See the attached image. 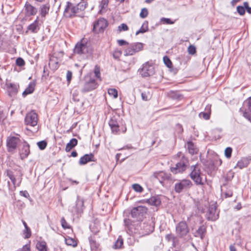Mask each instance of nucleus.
I'll return each instance as SVG.
<instances>
[{"mask_svg": "<svg viewBox=\"0 0 251 251\" xmlns=\"http://www.w3.org/2000/svg\"><path fill=\"white\" fill-rule=\"evenodd\" d=\"M176 237L172 234H168L165 236V239L168 242L172 241L174 243L176 240Z\"/></svg>", "mask_w": 251, "mask_h": 251, "instance_id": "51", "label": "nucleus"}, {"mask_svg": "<svg viewBox=\"0 0 251 251\" xmlns=\"http://www.w3.org/2000/svg\"><path fill=\"white\" fill-rule=\"evenodd\" d=\"M98 86V84L95 79L90 78L88 80H86L83 84V86L81 90L82 93H87L96 89Z\"/></svg>", "mask_w": 251, "mask_h": 251, "instance_id": "15", "label": "nucleus"}, {"mask_svg": "<svg viewBox=\"0 0 251 251\" xmlns=\"http://www.w3.org/2000/svg\"><path fill=\"white\" fill-rule=\"evenodd\" d=\"M232 149L231 147H227L225 150V155L227 158H230L231 156Z\"/></svg>", "mask_w": 251, "mask_h": 251, "instance_id": "46", "label": "nucleus"}, {"mask_svg": "<svg viewBox=\"0 0 251 251\" xmlns=\"http://www.w3.org/2000/svg\"><path fill=\"white\" fill-rule=\"evenodd\" d=\"M30 153V150H29V144L26 142H25L24 143L23 148L22 149L21 151V158L23 159V158H26L28 155H29Z\"/></svg>", "mask_w": 251, "mask_h": 251, "instance_id": "28", "label": "nucleus"}, {"mask_svg": "<svg viewBox=\"0 0 251 251\" xmlns=\"http://www.w3.org/2000/svg\"><path fill=\"white\" fill-rule=\"evenodd\" d=\"M148 208L145 206H138L132 208L130 211L131 217L136 221L143 220L147 213Z\"/></svg>", "mask_w": 251, "mask_h": 251, "instance_id": "4", "label": "nucleus"}, {"mask_svg": "<svg viewBox=\"0 0 251 251\" xmlns=\"http://www.w3.org/2000/svg\"><path fill=\"white\" fill-rule=\"evenodd\" d=\"M6 176L9 178L13 184L15 186L16 185V179L13 174V172L11 170H8L6 171Z\"/></svg>", "mask_w": 251, "mask_h": 251, "instance_id": "39", "label": "nucleus"}, {"mask_svg": "<svg viewBox=\"0 0 251 251\" xmlns=\"http://www.w3.org/2000/svg\"><path fill=\"white\" fill-rule=\"evenodd\" d=\"M148 15V11L147 8H143L140 13V16L141 18L144 19L147 17Z\"/></svg>", "mask_w": 251, "mask_h": 251, "instance_id": "52", "label": "nucleus"}, {"mask_svg": "<svg viewBox=\"0 0 251 251\" xmlns=\"http://www.w3.org/2000/svg\"><path fill=\"white\" fill-rule=\"evenodd\" d=\"M84 202V201L83 198H80L79 196H77L75 204L72 207L71 210L73 215H77L83 213L85 208Z\"/></svg>", "mask_w": 251, "mask_h": 251, "instance_id": "11", "label": "nucleus"}, {"mask_svg": "<svg viewBox=\"0 0 251 251\" xmlns=\"http://www.w3.org/2000/svg\"><path fill=\"white\" fill-rule=\"evenodd\" d=\"M63 16L67 18L72 19L75 17H83V14H79L78 7L70 1H67L63 12Z\"/></svg>", "mask_w": 251, "mask_h": 251, "instance_id": "1", "label": "nucleus"}, {"mask_svg": "<svg viewBox=\"0 0 251 251\" xmlns=\"http://www.w3.org/2000/svg\"><path fill=\"white\" fill-rule=\"evenodd\" d=\"M96 159L94 155L90 153L89 154H85L80 157L79 161L80 165H83L91 161H95Z\"/></svg>", "mask_w": 251, "mask_h": 251, "instance_id": "24", "label": "nucleus"}, {"mask_svg": "<svg viewBox=\"0 0 251 251\" xmlns=\"http://www.w3.org/2000/svg\"><path fill=\"white\" fill-rule=\"evenodd\" d=\"M19 251H31L30 242L20 249Z\"/></svg>", "mask_w": 251, "mask_h": 251, "instance_id": "58", "label": "nucleus"}, {"mask_svg": "<svg viewBox=\"0 0 251 251\" xmlns=\"http://www.w3.org/2000/svg\"><path fill=\"white\" fill-rule=\"evenodd\" d=\"M149 23L147 21H144L140 28L136 32L135 35H137L140 33H144L149 30Z\"/></svg>", "mask_w": 251, "mask_h": 251, "instance_id": "33", "label": "nucleus"}, {"mask_svg": "<svg viewBox=\"0 0 251 251\" xmlns=\"http://www.w3.org/2000/svg\"><path fill=\"white\" fill-rule=\"evenodd\" d=\"M160 21L163 22L164 24L168 25H172L174 23V22L172 21L170 19L164 17L161 18Z\"/></svg>", "mask_w": 251, "mask_h": 251, "instance_id": "55", "label": "nucleus"}, {"mask_svg": "<svg viewBox=\"0 0 251 251\" xmlns=\"http://www.w3.org/2000/svg\"><path fill=\"white\" fill-rule=\"evenodd\" d=\"M87 3L85 1L80 2L76 4L77 7H78V11L79 13L80 12L84 11L85 8L87 7Z\"/></svg>", "mask_w": 251, "mask_h": 251, "instance_id": "41", "label": "nucleus"}, {"mask_svg": "<svg viewBox=\"0 0 251 251\" xmlns=\"http://www.w3.org/2000/svg\"><path fill=\"white\" fill-rule=\"evenodd\" d=\"M139 73L143 77H148L154 74V69L153 64L149 62H147L142 66V68L139 70Z\"/></svg>", "mask_w": 251, "mask_h": 251, "instance_id": "10", "label": "nucleus"}, {"mask_svg": "<svg viewBox=\"0 0 251 251\" xmlns=\"http://www.w3.org/2000/svg\"><path fill=\"white\" fill-rule=\"evenodd\" d=\"M123 245V239L121 236H119L115 243L113 248L115 249H121Z\"/></svg>", "mask_w": 251, "mask_h": 251, "instance_id": "38", "label": "nucleus"}, {"mask_svg": "<svg viewBox=\"0 0 251 251\" xmlns=\"http://www.w3.org/2000/svg\"><path fill=\"white\" fill-rule=\"evenodd\" d=\"M65 243L68 246H71L74 247L77 246V242L74 239L68 237L65 239Z\"/></svg>", "mask_w": 251, "mask_h": 251, "instance_id": "37", "label": "nucleus"}, {"mask_svg": "<svg viewBox=\"0 0 251 251\" xmlns=\"http://www.w3.org/2000/svg\"><path fill=\"white\" fill-rule=\"evenodd\" d=\"M146 202L149 205L158 207L161 204V201L159 195H155L146 199Z\"/></svg>", "mask_w": 251, "mask_h": 251, "instance_id": "23", "label": "nucleus"}, {"mask_svg": "<svg viewBox=\"0 0 251 251\" xmlns=\"http://www.w3.org/2000/svg\"><path fill=\"white\" fill-rule=\"evenodd\" d=\"M38 122L37 114L34 112L27 113L25 118V123L26 125L35 126Z\"/></svg>", "mask_w": 251, "mask_h": 251, "instance_id": "16", "label": "nucleus"}, {"mask_svg": "<svg viewBox=\"0 0 251 251\" xmlns=\"http://www.w3.org/2000/svg\"><path fill=\"white\" fill-rule=\"evenodd\" d=\"M207 165L208 167L209 168L210 170L211 171L216 170V168L213 161H210Z\"/></svg>", "mask_w": 251, "mask_h": 251, "instance_id": "64", "label": "nucleus"}, {"mask_svg": "<svg viewBox=\"0 0 251 251\" xmlns=\"http://www.w3.org/2000/svg\"><path fill=\"white\" fill-rule=\"evenodd\" d=\"M243 116L251 122V97L248 98L243 103V106L240 109Z\"/></svg>", "mask_w": 251, "mask_h": 251, "instance_id": "9", "label": "nucleus"}, {"mask_svg": "<svg viewBox=\"0 0 251 251\" xmlns=\"http://www.w3.org/2000/svg\"><path fill=\"white\" fill-rule=\"evenodd\" d=\"M187 146L188 151L190 154H194L197 153L198 150L192 141H188L187 142Z\"/></svg>", "mask_w": 251, "mask_h": 251, "instance_id": "30", "label": "nucleus"}, {"mask_svg": "<svg viewBox=\"0 0 251 251\" xmlns=\"http://www.w3.org/2000/svg\"><path fill=\"white\" fill-rule=\"evenodd\" d=\"M168 97L173 100H179L180 99L182 95L178 93L177 91H170L168 93Z\"/></svg>", "mask_w": 251, "mask_h": 251, "instance_id": "35", "label": "nucleus"}, {"mask_svg": "<svg viewBox=\"0 0 251 251\" xmlns=\"http://www.w3.org/2000/svg\"><path fill=\"white\" fill-rule=\"evenodd\" d=\"M36 248L38 251H47V244L45 241H38L36 243Z\"/></svg>", "mask_w": 251, "mask_h": 251, "instance_id": "34", "label": "nucleus"}, {"mask_svg": "<svg viewBox=\"0 0 251 251\" xmlns=\"http://www.w3.org/2000/svg\"><path fill=\"white\" fill-rule=\"evenodd\" d=\"M108 125L110 127L112 133L117 134L120 131V126L117 118L113 116H112L108 122Z\"/></svg>", "mask_w": 251, "mask_h": 251, "instance_id": "19", "label": "nucleus"}, {"mask_svg": "<svg viewBox=\"0 0 251 251\" xmlns=\"http://www.w3.org/2000/svg\"><path fill=\"white\" fill-rule=\"evenodd\" d=\"M199 116L200 118H202L205 120H209L210 117V115L204 111L200 113Z\"/></svg>", "mask_w": 251, "mask_h": 251, "instance_id": "49", "label": "nucleus"}, {"mask_svg": "<svg viewBox=\"0 0 251 251\" xmlns=\"http://www.w3.org/2000/svg\"><path fill=\"white\" fill-rule=\"evenodd\" d=\"M193 186L191 181L187 179L179 180L174 186V190L177 193H180L183 191H186Z\"/></svg>", "mask_w": 251, "mask_h": 251, "instance_id": "6", "label": "nucleus"}, {"mask_svg": "<svg viewBox=\"0 0 251 251\" xmlns=\"http://www.w3.org/2000/svg\"><path fill=\"white\" fill-rule=\"evenodd\" d=\"M16 64L19 67H22L25 65V62L22 58L19 57L16 60Z\"/></svg>", "mask_w": 251, "mask_h": 251, "instance_id": "53", "label": "nucleus"}, {"mask_svg": "<svg viewBox=\"0 0 251 251\" xmlns=\"http://www.w3.org/2000/svg\"><path fill=\"white\" fill-rule=\"evenodd\" d=\"M20 139L15 136L10 137L8 138L6 142V146L8 152H13L16 149L19 142Z\"/></svg>", "mask_w": 251, "mask_h": 251, "instance_id": "18", "label": "nucleus"}, {"mask_svg": "<svg viewBox=\"0 0 251 251\" xmlns=\"http://www.w3.org/2000/svg\"><path fill=\"white\" fill-rule=\"evenodd\" d=\"M94 73L95 75V76L97 78H99L100 80L101 79H100V68L97 65L95 67Z\"/></svg>", "mask_w": 251, "mask_h": 251, "instance_id": "56", "label": "nucleus"}, {"mask_svg": "<svg viewBox=\"0 0 251 251\" xmlns=\"http://www.w3.org/2000/svg\"><path fill=\"white\" fill-rule=\"evenodd\" d=\"M108 2V0H101L100 5V10L99 13H101L103 10H105L107 8Z\"/></svg>", "mask_w": 251, "mask_h": 251, "instance_id": "43", "label": "nucleus"}, {"mask_svg": "<svg viewBox=\"0 0 251 251\" xmlns=\"http://www.w3.org/2000/svg\"><path fill=\"white\" fill-rule=\"evenodd\" d=\"M144 44L140 42L129 44L128 46L125 50V56L133 55L136 53L143 50Z\"/></svg>", "mask_w": 251, "mask_h": 251, "instance_id": "7", "label": "nucleus"}, {"mask_svg": "<svg viewBox=\"0 0 251 251\" xmlns=\"http://www.w3.org/2000/svg\"><path fill=\"white\" fill-rule=\"evenodd\" d=\"M35 83L34 82H30L28 85V86L23 92L22 95L24 97H25L28 94H32L35 89Z\"/></svg>", "mask_w": 251, "mask_h": 251, "instance_id": "27", "label": "nucleus"}, {"mask_svg": "<svg viewBox=\"0 0 251 251\" xmlns=\"http://www.w3.org/2000/svg\"><path fill=\"white\" fill-rule=\"evenodd\" d=\"M77 144V140L75 138H72L70 142L67 143L66 146L65 151L66 152L70 151Z\"/></svg>", "mask_w": 251, "mask_h": 251, "instance_id": "32", "label": "nucleus"}, {"mask_svg": "<svg viewBox=\"0 0 251 251\" xmlns=\"http://www.w3.org/2000/svg\"><path fill=\"white\" fill-rule=\"evenodd\" d=\"M189 165V160L187 157L183 155L179 162L174 167L170 168V171L174 174L183 173Z\"/></svg>", "mask_w": 251, "mask_h": 251, "instance_id": "3", "label": "nucleus"}, {"mask_svg": "<svg viewBox=\"0 0 251 251\" xmlns=\"http://www.w3.org/2000/svg\"><path fill=\"white\" fill-rule=\"evenodd\" d=\"M40 29L39 17H37L34 21L27 27V30L33 33H37Z\"/></svg>", "mask_w": 251, "mask_h": 251, "instance_id": "20", "label": "nucleus"}, {"mask_svg": "<svg viewBox=\"0 0 251 251\" xmlns=\"http://www.w3.org/2000/svg\"><path fill=\"white\" fill-rule=\"evenodd\" d=\"M124 222L126 229L129 232H132L133 227L132 221L129 218H126L124 219Z\"/></svg>", "mask_w": 251, "mask_h": 251, "instance_id": "36", "label": "nucleus"}, {"mask_svg": "<svg viewBox=\"0 0 251 251\" xmlns=\"http://www.w3.org/2000/svg\"><path fill=\"white\" fill-rule=\"evenodd\" d=\"M74 52L79 55L92 53V51L89 50L86 39L83 38L76 44L74 49Z\"/></svg>", "mask_w": 251, "mask_h": 251, "instance_id": "5", "label": "nucleus"}, {"mask_svg": "<svg viewBox=\"0 0 251 251\" xmlns=\"http://www.w3.org/2000/svg\"><path fill=\"white\" fill-rule=\"evenodd\" d=\"M37 145L41 150H43L47 147V142L45 140L41 141L37 143Z\"/></svg>", "mask_w": 251, "mask_h": 251, "instance_id": "47", "label": "nucleus"}, {"mask_svg": "<svg viewBox=\"0 0 251 251\" xmlns=\"http://www.w3.org/2000/svg\"><path fill=\"white\" fill-rule=\"evenodd\" d=\"M225 198H230L232 196L233 192L231 190L228 189L225 193H224Z\"/></svg>", "mask_w": 251, "mask_h": 251, "instance_id": "62", "label": "nucleus"}, {"mask_svg": "<svg viewBox=\"0 0 251 251\" xmlns=\"http://www.w3.org/2000/svg\"><path fill=\"white\" fill-rule=\"evenodd\" d=\"M188 52L190 54H194L196 52V49L195 46L193 45H190L188 48Z\"/></svg>", "mask_w": 251, "mask_h": 251, "instance_id": "57", "label": "nucleus"}, {"mask_svg": "<svg viewBox=\"0 0 251 251\" xmlns=\"http://www.w3.org/2000/svg\"><path fill=\"white\" fill-rule=\"evenodd\" d=\"M163 61L167 67L171 68L172 66V63L168 57L167 56H164L163 57Z\"/></svg>", "mask_w": 251, "mask_h": 251, "instance_id": "48", "label": "nucleus"}, {"mask_svg": "<svg viewBox=\"0 0 251 251\" xmlns=\"http://www.w3.org/2000/svg\"><path fill=\"white\" fill-rule=\"evenodd\" d=\"M244 8L246 9L249 14H251V7L249 6V3L247 1L244 2Z\"/></svg>", "mask_w": 251, "mask_h": 251, "instance_id": "63", "label": "nucleus"}, {"mask_svg": "<svg viewBox=\"0 0 251 251\" xmlns=\"http://www.w3.org/2000/svg\"><path fill=\"white\" fill-rule=\"evenodd\" d=\"M132 188L137 192L141 193L143 191V187L140 184L137 183L133 184L132 185Z\"/></svg>", "mask_w": 251, "mask_h": 251, "instance_id": "44", "label": "nucleus"}, {"mask_svg": "<svg viewBox=\"0 0 251 251\" xmlns=\"http://www.w3.org/2000/svg\"><path fill=\"white\" fill-rule=\"evenodd\" d=\"M176 233L180 237L186 236L189 232V229L185 221H181L176 226Z\"/></svg>", "mask_w": 251, "mask_h": 251, "instance_id": "13", "label": "nucleus"}, {"mask_svg": "<svg viewBox=\"0 0 251 251\" xmlns=\"http://www.w3.org/2000/svg\"><path fill=\"white\" fill-rule=\"evenodd\" d=\"M63 55V52L60 51L58 53H54L50 57L49 66L50 69L55 71L59 68V61L61 60L60 58L62 57Z\"/></svg>", "mask_w": 251, "mask_h": 251, "instance_id": "8", "label": "nucleus"}, {"mask_svg": "<svg viewBox=\"0 0 251 251\" xmlns=\"http://www.w3.org/2000/svg\"><path fill=\"white\" fill-rule=\"evenodd\" d=\"M152 177L157 179L163 186L164 185V181L170 180L172 179V176L170 174L163 171L154 172Z\"/></svg>", "mask_w": 251, "mask_h": 251, "instance_id": "14", "label": "nucleus"}, {"mask_svg": "<svg viewBox=\"0 0 251 251\" xmlns=\"http://www.w3.org/2000/svg\"><path fill=\"white\" fill-rule=\"evenodd\" d=\"M20 196L24 197L28 199L30 198V195L26 190L21 191L20 192Z\"/></svg>", "mask_w": 251, "mask_h": 251, "instance_id": "61", "label": "nucleus"}, {"mask_svg": "<svg viewBox=\"0 0 251 251\" xmlns=\"http://www.w3.org/2000/svg\"><path fill=\"white\" fill-rule=\"evenodd\" d=\"M121 55L122 51L118 49H116L113 53V56L115 59H118Z\"/></svg>", "mask_w": 251, "mask_h": 251, "instance_id": "54", "label": "nucleus"}, {"mask_svg": "<svg viewBox=\"0 0 251 251\" xmlns=\"http://www.w3.org/2000/svg\"><path fill=\"white\" fill-rule=\"evenodd\" d=\"M107 25V21L105 19L100 18L94 24L93 31L95 33L102 32Z\"/></svg>", "mask_w": 251, "mask_h": 251, "instance_id": "12", "label": "nucleus"}, {"mask_svg": "<svg viewBox=\"0 0 251 251\" xmlns=\"http://www.w3.org/2000/svg\"><path fill=\"white\" fill-rule=\"evenodd\" d=\"M141 228L143 230L142 233L145 235L152 233L154 230V226L151 223H144L141 226Z\"/></svg>", "mask_w": 251, "mask_h": 251, "instance_id": "25", "label": "nucleus"}, {"mask_svg": "<svg viewBox=\"0 0 251 251\" xmlns=\"http://www.w3.org/2000/svg\"><path fill=\"white\" fill-rule=\"evenodd\" d=\"M128 29V27L126 24H122L118 26V30L120 32L122 31H127Z\"/></svg>", "mask_w": 251, "mask_h": 251, "instance_id": "60", "label": "nucleus"}, {"mask_svg": "<svg viewBox=\"0 0 251 251\" xmlns=\"http://www.w3.org/2000/svg\"><path fill=\"white\" fill-rule=\"evenodd\" d=\"M61 223L62 226L64 229H69L70 228V225L66 221L64 217H62L61 219Z\"/></svg>", "mask_w": 251, "mask_h": 251, "instance_id": "50", "label": "nucleus"}, {"mask_svg": "<svg viewBox=\"0 0 251 251\" xmlns=\"http://www.w3.org/2000/svg\"><path fill=\"white\" fill-rule=\"evenodd\" d=\"M217 207L214 204L210 205L206 214L208 221H215L219 218V213H216Z\"/></svg>", "mask_w": 251, "mask_h": 251, "instance_id": "17", "label": "nucleus"}, {"mask_svg": "<svg viewBox=\"0 0 251 251\" xmlns=\"http://www.w3.org/2000/svg\"><path fill=\"white\" fill-rule=\"evenodd\" d=\"M248 165V164L246 162V161L245 160L243 157L238 161L236 164V166L241 169L247 167Z\"/></svg>", "mask_w": 251, "mask_h": 251, "instance_id": "40", "label": "nucleus"}, {"mask_svg": "<svg viewBox=\"0 0 251 251\" xmlns=\"http://www.w3.org/2000/svg\"><path fill=\"white\" fill-rule=\"evenodd\" d=\"M108 93L109 95L113 96L114 98H116L118 97V91L116 89H109L108 90Z\"/></svg>", "mask_w": 251, "mask_h": 251, "instance_id": "45", "label": "nucleus"}, {"mask_svg": "<svg viewBox=\"0 0 251 251\" xmlns=\"http://www.w3.org/2000/svg\"><path fill=\"white\" fill-rule=\"evenodd\" d=\"M244 6L239 5L237 7V11L240 15H244L245 13Z\"/></svg>", "mask_w": 251, "mask_h": 251, "instance_id": "59", "label": "nucleus"}, {"mask_svg": "<svg viewBox=\"0 0 251 251\" xmlns=\"http://www.w3.org/2000/svg\"><path fill=\"white\" fill-rule=\"evenodd\" d=\"M91 250L92 251H97L99 247V244L92 237L88 238Z\"/></svg>", "mask_w": 251, "mask_h": 251, "instance_id": "31", "label": "nucleus"}, {"mask_svg": "<svg viewBox=\"0 0 251 251\" xmlns=\"http://www.w3.org/2000/svg\"><path fill=\"white\" fill-rule=\"evenodd\" d=\"M23 233L25 239L29 238L31 236L30 228L28 226L26 227V228H25V229L23 231Z\"/></svg>", "mask_w": 251, "mask_h": 251, "instance_id": "42", "label": "nucleus"}, {"mask_svg": "<svg viewBox=\"0 0 251 251\" xmlns=\"http://www.w3.org/2000/svg\"><path fill=\"white\" fill-rule=\"evenodd\" d=\"M201 165L197 163L191 166V172L190 174L191 178L197 185H203L204 183L202 181V174L201 170Z\"/></svg>", "mask_w": 251, "mask_h": 251, "instance_id": "2", "label": "nucleus"}, {"mask_svg": "<svg viewBox=\"0 0 251 251\" xmlns=\"http://www.w3.org/2000/svg\"><path fill=\"white\" fill-rule=\"evenodd\" d=\"M50 8V5L49 3H45L42 4L40 7V14L42 17H45L49 13V11Z\"/></svg>", "mask_w": 251, "mask_h": 251, "instance_id": "29", "label": "nucleus"}, {"mask_svg": "<svg viewBox=\"0 0 251 251\" xmlns=\"http://www.w3.org/2000/svg\"><path fill=\"white\" fill-rule=\"evenodd\" d=\"M6 86L8 95L10 97L15 96L17 95L19 88V85L18 84L10 83H7Z\"/></svg>", "mask_w": 251, "mask_h": 251, "instance_id": "21", "label": "nucleus"}, {"mask_svg": "<svg viewBox=\"0 0 251 251\" xmlns=\"http://www.w3.org/2000/svg\"><path fill=\"white\" fill-rule=\"evenodd\" d=\"M206 232V227L204 225L201 226L195 233V236L200 237L201 239H203Z\"/></svg>", "mask_w": 251, "mask_h": 251, "instance_id": "26", "label": "nucleus"}, {"mask_svg": "<svg viewBox=\"0 0 251 251\" xmlns=\"http://www.w3.org/2000/svg\"><path fill=\"white\" fill-rule=\"evenodd\" d=\"M25 15L27 16H34L37 13V8L26 2L25 5Z\"/></svg>", "mask_w": 251, "mask_h": 251, "instance_id": "22", "label": "nucleus"}]
</instances>
